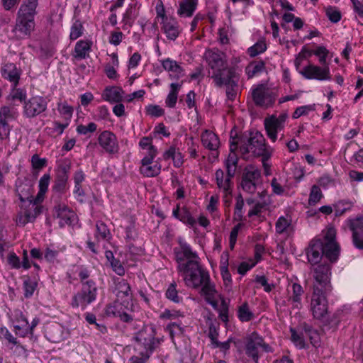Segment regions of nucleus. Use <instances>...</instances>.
Returning a JSON list of instances; mask_svg holds the SVG:
<instances>
[{"label":"nucleus","mask_w":363,"mask_h":363,"mask_svg":"<svg viewBox=\"0 0 363 363\" xmlns=\"http://www.w3.org/2000/svg\"><path fill=\"white\" fill-rule=\"evenodd\" d=\"M92 44V41L89 40H80L77 42L72 53L73 57L77 60L89 57Z\"/></svg>","instance_id":"obj_29"},{"label":"nucleus","mask_w":363,"mask_h":363,"mask_svg":"<svg viewBox=\"0 0 363 363\" xmlns=\"http://www.w3.org/2000/svg\"><path fill=\"white\" fill-rule=\"evenodd\" d=\"M48 101L45 97L35 95L29 98L23 104V116L32 119L44 113L48 108Z\"/></svg>","instance_id":"obj_7"},{"label":"nucleus","mask_w":363,"mask_h":363,"mask_svg":"<svg viewBox=\"0 0 363 363\" xmlns=\"http://www.w3.org/2000/svg\"><path fill=\"white\" fill-rule=\"evenodd\" d=\"M267 49L264 39L259 40L253 45L248 48L247 53L250 57H255L257 55L264 53Z\"/></svg>","instance_id":"obj_44"},{"label":"nucleus","mask_w":363,"mask_h":363,"mask_svg":"<svg viewBox=\"0 0 363 363\" xmlns=\"http://www.w3.org/2000/svg\"><path fill=\"white\" fill-rule=\"evenodd\" d=\"M335 230L333 228H329L324 235L323 244L326 248V253L329 257L333 255L338 258L340 254V246L335 241Z\"/></svg>","instance_id":"obj_24"},{"label":"nucleus","mask_w":363,"mask_h":363,"mask_svg":"<svg viewBox=\"0 0 363 363\" xmlns=\"http://www.w3.org/2000/svg\"><path fill=\"white\" fill-rule=\"evenodd\" d=\"M264 125L267 137L274 143L277 139L278 131H281L284 128L279 123L274 114L265 118Z\"/></svg>","instance_id":"obj_27"},{"label":"nucleus","mask_w":363,"mask_h":363,"mask_svg":"<svg viewBox=\"0 0 363 363\" xmlns=\"http://www.w3.org/2000/svg\"><path fill=\"white\" fill-rule=\"evenodd\" d=\"M201 291L205 296V298L208 297H212L216 294V289L215 285L211 282L210 275L207 280H204L201 284Z\"/></svg>","instance_id":"obj_52"},{"label":"nucleus","mask_w":363,"mask_h":363,"mask_svg":"<svg viewBox=\"0 0 363 363\" xmlns=\"http://www.w3.org/2000/svg\"><path fill=\"white\" fill-rule=\"evenodd\" d=\"M15 191L21 203H26L31 198L33 192V185L27 178L17 179L15 184Z\"/></svg>","instance_id":"obj_19"},{"label":"nucleus","mask_w":363,"mask_h":363,"mask_svg":"<svg viewBox=\"0 0 363 363\" xmlns=\"http://www.w3.org/2000/svg\"><path fill=\"white\" fill-rule=\"evenodd\" d=\"M57 109L66 121L71 120L74 111L72 106H69L67 102L60 103L58 104Z\"/></svg>","instance_id":"obj_54"},{"label":"nucleus","mask_w":363,"mask_h":363,"mask_svg":"<svg viewBox=\"0 0 363 363\" xmlns=\"http://www.w3.org/2000/svg\"><path fill=\"white\" fill-rule=\"evenodd\" d=\"M180 249H174L177 270L188 286L198 289L208 278V272L202 267L196 252L186 242H179Z\"/></svg>","instance_id":"obj_1"},{"label":"nucleus","mask_w":363,"mask_h":363,"mask_svg":"<svg viewBox=\"0 0 363 363\" xmlns=\"http://www.w3.org/2000/svg\"><path fill=\"white\" fill-rule=\"evenodd\" d=\"M9 99L12 101H19L25 103L27 101V92L25 89L18 88V86L11 85L10 94L8 96Z\"/></svg>","instance_id":"obj_45"},{"label":"nucleus","mask_w":363,"mask_h":363,"mask_svg":"<svg viewBox=\"0 0 363 363\" xmlns=\"http://www.w3.org/2000/svg\"><path fill=\"white\" fill-rule=\"evenodd\" d=\"M97 130V125L94 123L91 122L87 125H77L76 128V131L79 135H86L89 133H94Z\"/></svg>","instance_id":"obj_60"},{"label":"nucleus","mask_w":363,"mask_h":363,"mask_svg":"<svg viewBox=\"0 0 363 363\" xmlns=\"http://www.w3.org/2000/svg\"><path fill=\"white\" fill-rule=\"evenodd\" d=\"M161 25L162 30L169 40H175L182 32L178 21L174 18H165Z\"/></svg>","instance_id":"obj_26"},{"label":"nucleus","mask_w":363,"mask_h":363,"mask_svg":"<svg viewBox=\"0 0 363 363\" xmlns=\"http://www.w3.org/2000/svg\"><path fill=\"white\" fill-rule=\"evenodd\" d=\"M232 139L238 143L242 157L245 160L247 159V155L250 153L258 157L272 151L266 147L265 139L258 131L250 132L249 134L245 133Z\"/></svg>","instance_id":"obj_2"},{"label":"nucleus","mask_w":363,"mask_h":363,"mask_svg":"<svg viewBox=\"0 0 363 363\" xmlns=\"http://www.w3.org/2000/svg\"><path fill=\"white\" fill-rule=\"evenodd\" d=\"M165 296L167 298L176 303L181 302L182 300V298L178 296L177 284L174 281L169 285Z\"/></svg>","instance_id":"obj_51"},{"label":"nucleus","mask_w":363,"mask_h":363,"mask_svg":"<svg viewBox=\"0 0 363 363\" xmlns=\"http://www.w3.org/2000/svg\"><path fill=\"white\" fill-rule=\"evenodd\" d=\"M38 283L31 279L30 277H27L23 284V295L26 298H29L33 296L36 288Z\"/></svg>","instance_id":"obj_48"},{"label":"nucleus","mask_w":363,"mask_h":363,"mask_svg":"<svg viewBox=\"0 0 363 363\" xmlns=\"http://www.w3.org/2000/svg\"><path fill=\"white\" fill-rule=\"evenodd\" d=\"M157 330L153 324L145 325L138 333L134 339L140 352L146 353V357L152 355L160 345V340L156 337Z\"/></svg>","instance_id":"obj_3"},{"label":"nucleus","mask_w":363,"mask_h":363,"mask_svg":"<svg viewBox=\"0 0 363 363\" xmlns=\"http://www.w3.org/2000/svg\"><path fill=\"white\" fill-rule=\"evenodd\" d=\"M71 168V162L68 159H65L59 165L56 174L69 178V172Z\"/></svg>","instance_id":"obj_62"},{"label":"nucleus","mask_w":363,"mask_h":363,"mask_svg":"<svg viewBox=\"0 0 363 363\" xmlns=\"http://www.w3.org/2000/svg\"><path fill=\"white\" fill-rule=\"evenodd\" d=\"M260 176V170L255 168L252 165H249L245 169L242 179L253 183H256V182L259 179Z\"/></svg>","instance_id":"obj_47"},{"label":"nucleus","mask_w":363,"mask_h":363,"mask_svg":"<svg viewBox=\"0 0 363 363\" xmlns=\"http://www.w3.org/2000/svg\"><path fill=\"white\" fill-rule=\"evenodd\" d=\"M30 162L33 174L35 177H37L39 172L47 166L48 160L46 158H40L38 154H34L31 157Z\"/></svg>","instance_id":"obj_41"},{"label":"nucleus","mask_w":363,"mask_h":363,"mask_svg":"<svg viewBox=\"0 0 363 363\" xmlns=\"http://www.w3.org/2000/svg\"><path fill=\"white\" fill-rule=\"evenodd\" d=\"M314 110H315V104L299 106L296 108V110L293 113L292 117H293V118L296 119L302 116L308 115V113L310 111H313Z\"/></svg>","instance_id":"obj_58"},{"label":"nucleus","mask_w":363,"mask_h":363,"mask_svg":"<svg viewBox=\"0 0 363 363\" xmlns=\"http://www.w3.org/2000/svg\"><path fill=\"white\" fill-rule=\"evenodd\" d=\"M266 69V62L264 60H253L245 67V74L248 79L264 72Z\"/></svg>","instance_id":"obj_37"},{"label":"nucleus","mask_w":363,"mask_h":363,"mask_svg":"<svg viewBox=\"0 0 363 363\" xmlns=\"http://www.w3.org/2000/svg\"><path fill=\"white\" fill-rule=\"evenodd\" d=\"M21 203L20 206L21 211L18 213L16 222L18 225L24 226L28 223H33L36 217L42 213L41 206H34L24 205Z\"/></svg>","instance_id":"obj_17"},{"label":"nucleus","mask_w":363,"mask_h":363,"mask_svg":"<svg viewBox=\"0 0 363 363\" xmlns=\"http://www.w3.org/2000/svg\"><path fill=\"white\" fill-rule=\"evenodd\" d=\"M183 314L179 311L165 309L160 315V318L162 320H177L179 317H183Z\"/></svg>","instance_id":"obj_57"},{"label":"nucleus","mask_w":363,"mask_h":363,"mask_svg":"<svg viewBox=\"0 0 363 363\" xmlns=\"http://www.w3.org/2000/svg\"><path fill=\"white\" fill-rule=\"evenodd\" d=\"M53 217L59 219L60 228L67 225H73L77 220L74 211L64 203H59L53 208Z\"/></svg>","instance_id":"obj_14"},{"label":"nucleus","mask_w":363,"mask_h":363,"mask_svg":"<svg viewBox=\"0 0 363 363\" xmlns=\"http://www.w3.org/2000/svg\"><path fill=\"white\" fill-rule=\"evenodd\" d=\"M331 291L313 289L311 297L310 311L314 318L320 320H328V301L327 296Z\"/></svg>","instance_id":"obj_5"},{"label":"nucleus","mask_w":363,"mask_h":363,"mask_svg":"<svg viewBox=\"0 0 363 363\" xmlns=\"http://www.w3.org/2000/svg\"><path fill=\"white\" fill-rule=\"evenodd\" d=\"M35 16L17 12L16 24L13 29L16 37L18 39L28 38L35 30Z\"/></svg>","instance_id":"obj_8"},{"label":"nucleus","mask_w":363,"mask_h":363,"mask_svg":"<svg viewBox=\"0 0 363 363\" xmlns=\"http://www.w3.org/2000/svg\"><path fill=\"white\" fill-rule=\"evenodd\" d=\"M45 335L50 342L54 343L60 342L65 338L63 328L57 324L48 326L46 329Z\"/></svg>","instance_id":"obj_33"},{"label":"nucleus","mask_w":363,"mask_h":363,"mask_svg":"<svg viewBox=\"0 0 363 363\" xmlns=\"http://www.w3.org/2000/svg\"><path fill=\"white\" fill-rule=\"evenodd\" d=\"M331 266L328 262H324L313 269L314 283L313 289H322L325 291H332L333 287L330 283Z\"/></svg>","instance_id":"obj_9"},{"label":"nucleus","mask_w":363,"mask_h":363,"mask_svg":"<svg viewBox=\"0 0 363 363\" xmlns=\"http://www.w3.org/2000/svg\"><path fill=\"white\" fill-rule=\"evenodd\" d=\"M160 158H158L155 164H141L140 172L146 177H155L160 174L162 166L160 164Z\"/></svg>","instance_id":"obj_38"},{"label":"nucleus","mask_w":363,"mask_h":363,"mask_svg":"<svg viewBox=\"0 0 363 363\" xmlns=\"http://www.w3.org/2000/svg\"><path fill=\"white\" fill-rule=\"evenodd\" d=\"M326 16L328 19L334 23L339 22L341 20L342 15L340 11L335 9L332 6H329L326 9Z\"/></svg>","instance_id":"obj_63"},{"label":"nucleus","mask_w":363,"mask_h":363,"mask_svg":"<svg viewBox=\"0 0 363 363\" xmlns=\"http://www.w3.org/2000/svg\"><path fill=\"white\" fill-rule=\"evenodd\" d=\"M238 143H235V142L232 139L230 141V151L227 159L225 161V164H229L230 165H234L238 166V157L236 154V150H238Z\"/></svg>","instance_id":"obj_49"},{"label":"nucleus","mask_w":363,"mask_h":363,"mask_svg":"<svg viewBox=\"0 0 363 363\" xmlns=\"http://www.w3.org/2000/svg\"><path fill=\"white\" fill-rule=\"evenodd\" d=\"M212 79L217 87L228 86L233 84V86H238L239 76L235 69L232 67L225 66L216 72H213Z\"/></svg>","instance_id":"obj_11"},{"label":"nucleus","mask_w":363,"mask_h":363,"mask_svg":"<svg viewBox=\"0 0 363 363\" xmlns=\"http://www.w3.org/2000/svg\"><path fill=\"white\" fill-rule=\"evenodd\" d=\"M163 68L169 72L172 79H178L184 75L183 68L174 60L167 58L162 62Z\"/></svg>","instance_id":"obj_31"},{"label":"nucleus","mask_w":363,"mask_h":363,"mask_svg":"<svg viewBox=\"0 0 363 363\" xmlns=\"http://www.w3.org/2000/svg\"><path fill=\"white\" fill-rule=\"evenodd\" d=\"M146 113L152 117H160L164 114V110L159 105H148L145 107Z\"/></svg>","instance_id":"obj_61"},{"label":"nucleus","mask_w":363,"mask_h":363,"mask_svg":"<svg viewBox=\"0 0 363 363\" xmlns=\"http://www.w3.org/2000/svg\"><path fill=\"white\" fill-rule=\"evenodd\" d=\"M352 204L350 202L340 201L334 206L335 216L336 217L343 215L351 208Z\"/></svg>","instance_id":"obj_59"},{"label":"nucleus","mask_w":363,"mask_h":363,"mask_svg":"<svg viewBox=\"0 0 363 363\" xmlns=\"http://www.w3.org/2000/svg\"><path fill=\"white\" fill-rule=\"evenodd\" d=\"M299 73L307 79L324 81L331 79L328 66L319 67L310 64L306 66Z\"/></svg>","instance_id":"obj_15"},{"label":"nucleus","mask_w":363,"mask_h":363,"mask_svg":"<svg viewBox=\"0 0 363 363\" xmlns=\"http://www.w3.org/2000/svg\"><path fill=\"white\" fill-rule=\"evenodd\" d=\"M323 197L322 191L317 185H313L309 194L308 204L311 206L317 203Z\"/></svg>","instance_id":"obj_53"},{"label":"nucleus","mask_w":363,"mask_h":363,"mask_svg":"<svg viewBox=\"0 0 363 363\" xmlns=\"http://www.w3.org/2000/svg\"><path fill=\"white\" fill-rule=\"evenodd\" d=\"M292 295L289 297V301L293 303V307L299 308L301 306V296L303 294V287L297 283H293L291 285Z\"/></svg>","instance_id":"obj_40"},{"label":"nucleus","mask_w":363,"mask_h":363,"mask_svg":"<svg viewBox=\"0 0 363 363\" xmlns=\"http://www.w3.org/2000/svg\"><path fill=\"white\" fill-rule=\"evenodd\" d=\"M291 340L298 349H304L306 347L302 333H298L295 328H290Z\"/></svg>","instance_id":"obj_50"},{"label":"nucleus","mask_w":363,"mask_h":363,"mask_svg":"<svg viewBox=\"0 0 363 363\" xmlns=\"http://www.w3.org/2000/svg\"><path fill=\"white\" fill-rule=\"evenodd\" d=\"M19 115L18 108L13 104L5 105L0 108V121H15Z\"/></svg>","instance_id":"obj_36"},{"label":"nucleus","mask_w":363,"mask_h":363,"mask_svg":"<svg viewBox=\"0 0 363 363\" xmlns=\"http://www.w3.org/2000/svg\"><path fill=\"white\" fill-rule=\"evenodd\" d=\"M22 69L17 67L15 63L7 62L1 67L2 77L9 81L11 85L18 86L22 74Z\"/></svg>","instance_id":"obj_18"},{"label":"nucleus","mask_w":363,"mask_h":363,"mask_svg":"<svg viewBox=\"0 0 363 363\" xmlns=\"http://www.w3.org/2000/svg\"><path fill=\"white\" fill-rule=\"evenodd\" d=\"M205 57L213 72H216L227 66L226 61L224 59V53L218 49H209L206 50Z\"/></svg>","instance_id":"obj_20"},{"label":"nucleus","mask_w":363,"mask_h":363,"mask_svg":"<svg viewBox=\"0 0 363 363\" xmlns=\"http://www.w3.org/2000/svg\"><path fill=\"white\" fill-rule=\"evenodd\" d=\"M262 348L265 352H271V347L267 344L263 337L257 333L253 332L246 337L245 351L246 355L251 358L253 362L257 363L260 357L259 349Z\"/></svg>","instance_id":"obj_6"},{"label":"nucleus","mask_w":363,"mask_h":363,"mask_svg":"<svg viewBox=\"0 0 363 363\" xmlns=\"http://www.w3.org/2000/svg\"><path fill=\"white\" fill-rule=\"evenodd\" d=\"M145 156L141 160V164H151L157 155V149L155 146H151L147 149Z\"/></svg>","instance_id":"obj_56"},{"label":"nucleus","mask_w":363,"mask_h":363,"mask_svg":"<svg viewBox=\"0 0 363 363\" xmlns=\"http://www.w3.org/2000/svg\"><path fill=\"white\" fill-rule=\"evenodd\" d=\"M119 307H121V303H114L108 306L106 309V315L119 317L120 320L124 323H131L133 320V316L126 312H121Z\"/></svg>","instance_id":"obj_35"},{"label":"nucleus","mask_w":363,"mask_h":363,"mask_svg":"<svg viewBox=\"0 0 363 363\" xmlns=\"http://www.w3.org/2000/svg\"><path fill=\"white\" fill-rule=\"evenodd\" d=\"M290 224V221L284 216L279 217L275 225L276 232L279 234L283 233L288 228Z\"/></svg>","instance_id":"obj_64"},{"label":"nucleus","mask_w":363,"mask_h":363,"mask_svg":"<svg viewBox=\"0 0 363 363\" xmlns=\"http://www.w3.org/2000/svg\"><path fill=\"white\" fill-rule=\"evenodd\" d=\"M96 240L99 242L101 240L110 241L112 238L110 230L107 225L102 221H97L96 223V233L94 234Z\"/></svg>","instance_id":"obj_39"},{"label":"nucleus","mask_w":363,"mask_h":363,"mask_svg":"<svg viewBox=\"0 0 363 363\" xmlns=\"http://www.w3.org/2000/svg\"><path fill=\"white\" fill-rule=\"evenodd\" d=\"M38 0H23L18 12L36 16Z\"/></svg>","instance_id":"obj_43"},{"label":"nucleus","mask_w":363,"mask_h":363,"mask_svg":"<svg viewBox=\"0 0 363 363\" xmlns=\"http://www.w3.org/2000/svg\"><path fill=\"white\" fill-rule=\"evenodd\" d=\"M238 318L241 322H248L253 319L254 313L250 311L247 302L243 303L238 307Z\"/></svg>","instance_id":"obj_46"},{"label":"nucleus","mask_w":363,"mask_h":363,"mask_svg":"<svg viewBox=\"0 0 363 363\" xmlns=\"http://www.w3.org/2000/svg\"><path fill=\"white\" fill-rule=\"evenodd\" d=\"M68 179L67 177L56 174L52 190L55 193L65 194L68 189Z\"/></svg>","instance_id":"obj_42"},{"label":"nucleus","mask_w":363,"mask_h":363,"mask_svg":"<svg viewBox=\"0 0 363 363\" xmlns=\"http://www.w3.org/2000/svg\"><path fill=\"white\" fill-rule=\"evenodd\" d=\"M199 0H180L177 14L180 17H191L195 12Z\"/></svg>","instance_id":"obj_30"},{"label":"nucleus","mask_w":363,"mask_h":363,"mask_svg":"<svg viewBox=\"0 0 363 363\" xmlns=\"http://www.w3.org/2000/svg\"><path fill=\"white\" fill-rule=\"evenodd\" d=\"M98 143L108 154L115 155L119 151L117 137L110 130L102 131L98 137Z\"/></svg>","instance_id":"obj_16"},{"label":"nucleus","mask_w":363,"mask_h":363,"mask_svg":"<svg viewBox=\"0 0 363 363\" xmlns=\"http://www.w3.org/2000/svg\"><path fill=\"white\" fill-rule=\"evenodd\" d=\"M98 287L95 281H86L82 284L81 289L72 298L70 305L73 308H81L84 310L96 300Z\"/></svg>","instance_id":"obj_4"},{"label":"nucleus","mask_w":363,"mask_h":363,"mask_svg":"<svg viewBox=\"0 0 363 363\" xmlns=\"http://www.w3.org/2000/svg\"><path fill=\"white\" fill-rule=\"evenodd\" d=\"M252 96L256 106L264 108L272 106L276 100L275 94L264 84H259L252 89Z\"/></svg>","instance_id":"obj_13"},{"label":"nucleus","mask_w":363,"mask_h":363,"mask_svg":"<svg viewBox=\"0 0 363 363\" xmlns=\"http://www.w3.org/2000/svg\"><path fill=\"white\" fill-rule=\"evenodd\" d=\"M215 178L218 187L223 191L224 194V201L227 203L228 196H231L233 186L232 179L225 176L223 170L218 169L216 171Z\"/></svg>","instance_id":"obj_21"},{"label":"nucleus","mask_w":363,"mask_h":363,"mask_svg":"<svg viewBox=\"0 0 363 363\" xmlns=\"http://www.w3.org/2000/svg\"><path fill=\"white\" fill-rule=\"evenodd\" d=\"M116 295L118 300L123 303H128L132 300L133 296L130 284L124 279H114Z\"/></svg>","instance_id":"obj_25"},{"label":"nucleus","mask_w":363,"mask_h":363,"mask_svg":"<svg viewBox=\"0 0 363 363\" xmlns=\"http://www.w3.org/2000/svg\"><path fill=\"white\" fill-rule=\"evenodd\" d=\"M202 145L209 150H217L219 147L220 140L213 132L205 130L201 134Z\"/></svg>","instance_id":"obj_32"},{"label":"nucleus","mask_w":363,"mask_h":363,"mask_svg":"<svg viewBox=\"0 0 363 363\" xmlns=\"http://www.w3.org/2000/svg\"><path fill=\"white\" fill-rule=\"evenodd\" d=\"M83 26L79 21H75L71 26L69 38L71 40H77L83 35Z\"/></svg>","instance_id":"obj_55"},{"label":"nucleus","mask_w":363,"mask_h":363,"mask_svg":"<svg viewBox=\"0 0 363 363\" xmlns=\"http://www.w3.org/2000/svg\"><path fill=\"white\" fill-rule=\"evenodd\" d=\"M123 93L120 87H106L102 94V99L110 103H119L123 100Z\"/></svg>","instance_id":"obj_34"},{"label":"nucleus","mask_w":363,"mask_h":363,"mask_svg":"<svg viewBox=\"0 0 363 363\" xmlns=\"http://www.w3.org/2000/svg\"><path fill=\"white\" fill-rule=\"evenodd\" d=\"M345 226L352 232L354 246L363 250V214L345 220Z\"/></svg>","instance_id":"obj_12"},{"label":"nucleus","mask_w":363,"mask_h":363,"mask_svg":"<svg viewBox=\"0 0 363 363\" xmlns=\"http://www.w3.org/2000/svg\"><path fill=\"white\" fill-rule=\"evenodd\" d=\"M11 321L14 324V332L21 337L27 336L28 319L21 310H15L12 314Z\"/></svg>","instance_id":"obj_22"},{"label":"nucleus","mask_w":363,"mask_h":363,"mask_svg":"<svg viewBox=\"0 0 363 363\" xmlns=\"http://www.w3.org/2000/svg\"><path fill=\"white\" fill-rule=\"evenodd\" d=\"M140 4L138 5L137 3L128 6L123 15L122 23L123 25L122 28L123 30H127L133 26L135 19L140 15Z\"/></svg>","instance_id":"obj_28"},{"label":"nucleus","mask_w":363,"mask_h":363,"mask_svg":"<svg viewBox=\"0 0 363 363\" xmlns=\"http://www.w3.org/2000/svg\"><path fill=\"white\" fill-rule=\"evenodd\" d=\"M320 239L311 240L306 249L308 262L313 265L316 264L320 262L323 257H325L330 263L335 262L337 257L333 255H331L332 257H329Z\"/></svg>","instance_id":"obj_10"},{"label":"nucleus","mask_w":363,"mask_h":363,"mask_svg":"<svg viewBox=\"0 0 363 363\" xmlns=\"http://www.w3.org/2000/svg\"><path fill=\"white\" fill-rule=\"evenodd\" d=\"M172 216L189 227H194L196 224V220L186 206H181L177 203L172 210Z\"/></svg>","instance_id":"obj_23"}]
</instances>
